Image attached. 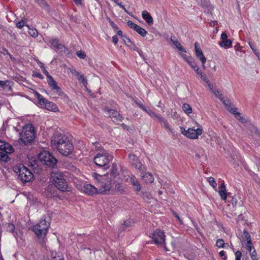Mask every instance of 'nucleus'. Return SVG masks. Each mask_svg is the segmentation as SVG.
Masks as SVG:
<instances>
[{"instance_id":"obj_1","label":"nucleus","mask_w":260,"mask_h":260,"mask_svg":"<svg viewBox=\"0 0 260 260\" xmlns=\"http://www.w3.org/2000/svg\"><path fill=\"white\" fill-rule=\"evenodd\" d=\"M38 159H34L29 162V167L31 168L35 173L40 174L42 169L40 165H43L46 169L51 170V171L57 170V159L49 152L43 151L39 153Z\"/></svg>"},{"instance_id":"obj_2","label":"nucleus","mask_w":260,"mask_h":260,"mask_svg":"<svg viewBox=\"0 0 260 260\" xmlns=\"http://www.w3.org/2000/svg\"><path fill=\"white\" fill-rule=\"evenodd\" d=\"M47 218L49 217L44 215L40 222L32 228L33 232L38 239V242L42 247L46 245V236L50 226V222L47 220Z\"/></svg>"},{"instance_id":"obj_3","label":"nucleus","mask_w":260,"mask_h":260,"mask_svg":"<svg viewBox=\"0 0 260 260\" xmlns=\"http://www.w3.org/2000/svg\"><path fill=\"white\" fill-rule=\"evenodd\" d=\"M51 176L55 186L60 191L65 192L70 191L71 188L69 187L67 181V177L57 169L51 172Z\"/></svg>"},{"instance_id":"obj_4","label":"nucleus","mask_w":260,"mask_h":260,"mask_svg":"<svg viewBox=\"0 0 260 260\" xmlns=\"http://www.w3.org/2000/svg\"><path fill=\"white\" fill-rule=\"evenodd\" d=\"M113 158L112 155L104 150L96 154L94 157L93 161L96 166L106 170L111 167L110 163L112 160Z\"/></svg>"},{"instance_id":"obj_5","label":"nucleus","mask_w":260,"mask_h":260,"mask_svg":"<svg viewBox=\"0 0 260 260\" xmlns=\"http://www.w3.org/2000/svg\"><path fill=\"white\" fill-rule=\"evenodd\" d=\"M34 94L38 100V104L42 108L46 109L49 111L56 112L58 110L57 105L52 102L48 101L40 93L36 91H34Z\"/></svg>"},{"instance_id":"obj_6","label":"nucleus","mask_w":260,"mask_h":260,"mask_svg":"<svg viewBox=\"0 0 260 260\" xmlns=\"http://www.w3.org/2000/svg\"><path fill=\"white\" fill-rule=\"evenodd\" d=\"M115 181L113 177L109 176V173L103 175L102 178L98 183V187L102 191V194L105 191H109L113 185L115 184Z\"/></svg>"},{"instance_id":"obj_7","label":"nucleus","mask_w":260,"mask_h":260,"mask_svg":"<svg viewBox=\"0 0 260 260\" xmlns=\"http://www.w3.org/2000/svg\"><path fill=\"white\" fill-rule=\"evenodd\" d=\"M19 143H22L25 145L31 143L35 138V133L32 127H27L23 128L20 133Z\"/></svg>"},{"instance_id":"obj_8","label":"nucleus","mask_w":260,"mask_h":260,"mask_svg":"<svg viewBox=\"0 0 260 260\" xmlns=\"http://www.w3.org/2000/svg\"><path fill=\"white\" fill-rule=\"evenodd\" d=\"M14 152L13 146L9 143L0 140V160L5 162H8L10 158L7 154Z\"/></svg>"},{"instance_id":"obj_9","label":"nucleus","mask_w":260,"mask_h":260,"mask_svg":"<svg viewBox=\"0 0 260 260\" xmlns=\"http://www.w3.org/2000/svg\"><path fill=\"white\" fill-rule=\"evenodd\" d=\"M15 172L18 174V178L23 183L29 182L34 178L32 173L24 166L21 167H15Z\"/></svg>"},{"instance_id":"obj_10","label":"nucleus","mask_w":260,"mask_h":260,"mask_svg":"<svg viewBox=\"0 0 260 260\" xmlns=\"http://www.w3.org/2000/svg\"><path fill=\"white\" fill-rule=\"evenodd\" d=\"M15 172L18 174V178L23 183L29 182L34 178L32 173L24 166L21 167H15Z\"/></svg>"},{"instance_id":"obj_11","label":"nucleus","mask_w":260,"mask_h":260,"mask_svg":"<svg viewBox=\"0 0 260 260\" xmlns=\"http://www.w3.org/2000/svg\"><path fill=\"white\" fill-rule=\"evenodd\" d=\"M180 128L182 134L191 139H198L199 136L201 135L203 132L202 128H198L197 129L189 128L187 130H186L182 126H180Z\"/></svg>"},{"instance_id":"obj_12","label":"nucleus","mask_w":260,"mask_h":260,"mask_svg":"<svg viewBox=\"0 0 260 260\" xmlns=\"http://www.w3.org/2000/svg\"><path fill=\"white\" fill-rule=\"evenodd\" d=\"M69 139L64 134H61L58 132L54 133L51 138V145L54 148L58 147L62 143H65Z\"/></svg>"},{"instance_id":"obj_13","label":"nucleus","mask_w":260,"mask_h":260,"mask_svg":"<svg viewBox=\"0 0 260 260\" xmlns=\"http://www.w3.org/2000/svg\"><path fill=\"white\" fill-rule=\"evenodd\" d=\"M58 152L62 155L68 156L71 154L74 150L73 144L69 140L65 143H62L60 145L55 148Z\"/></svg>"},{"instance_id":"obj_14","label":"nucleus","mask_w":260,"mask_h":260,"mask_svg":"<svg viewBox=\"0 0 260 260\" xmlns=\"http://www.w3.org/2000/svg\"><path fill=\"white\" fill-rule=\"evenodd\" d=\"M104 111L108 113V116L111 118L114 122L122 121L124 119L116 110L109 109L108 107H105Z\"/></svg>"},{"instance_id":"obj_15","label":"nucleus","mask_w":260,"mask_h":260,"mask_svg":"<svg viewBox=\"0 0 260 260\" xmlns=\"http://www.w3.org/2000/svg\"><path fill=\"white\" fill-rule=\"evenodd\" d=\"M164 232L161 231H154L152 234V239L156 245H162L165 243Z\"/></svg>"},{"instance_id":"obj_16","label":"nucleus","mask_w":260,"mask_h":260,"mask_svg":"<svg viewBox=\"0 0 260 260\" xmlns=\"http://www.w3.org/2000/svg\"><path fill=\"white\" fill-rule=\"evenodd\" d=\"M84 192L88 195L94 196L98 193H102V191L90 184H87L84 187Z\"/></svg>"},{"instance_id":"obj_17","label":"nucleus","mask_w":260,"mask_h":260,"mask_svg":"<svg viewBox=\"0 0 260 260\" xmlns=\"http://www.w3.org/2000/svg\"><path fill=\"white\" fill-rule=\"evenodd\" d=\"M47 80L48 85L51 88V89L55 90L57 94L59 95L63 94V92L62 91L61 88L57 85V82L54 80L51 76L48 77Z\"/></svg>"},{"instance_id":"obj_18","label":"nucleus","mask_w":260,"mask_h":260,"mask_svg":"<svg viewBox=\"0 0 260 260\" xmlns=\"http://www.w3.org/2000/svg\"><path fill=\"white\" fill-rule=\"evenodd\" d=\"M194 50L196 55L199 58L202 64H205L206 62V58L204 55V54L199 46V44L198 42L194 43Z\"/></svg>"},{"instance_id":"obj_19","label":"nucleus","mask_w":260,"mask_h":260,"mask_svg":"<svg viewBox=\"0 0 260 260\" xmlns=\"http://www.w3.org/2000/svg\"><path fill=\"white\" fill-rule=\"evenodd\" d=\"M49 42L56 52H62L64 51L65 47L63 45L59 43L58 39H51Z\"/></svg>"},{"instance_id":"obj_20","label":"nucleus","mask_w":260,"mask_h":260,"mask_svg":"<svg viewBox=\"0 0 260 260\" xmlns=\"http://www.w3.org/2000/svg\"><path fill=\"white\" fill-rule=\"evenodd\" d=\"M221 41L219 43L221 47L229 48L232 47V41L228 39V36L225 32H222L221 35Z\"/></svg>"},{"instance_id":"obj_21","label":"nucleus","mask_w":260,"mask_h":260,"mask_svg":"<svg viewBox=\"0 0 260 260\" xmlns=\"http://www.w3.org/2000/svg\"><path fill=\"white\" fill-rule=\"evenodd\" d=\"M129 182L133 185L135 191L138 193L139 192L142 186L137 180V178L134 175H132L129 178Z\"/></svg>"},{"instance_id":"obj_22","label":"nucleus","mask_w":260,"mask_h":260,"mask_svg":"<svg viewBox=\"0 0 260 260\" xmlns=\"http://www.w3.org/2000/svg\"><path fill=\"white\" fill-rule=\"evenodd\" d=\"M142 18L147 22L149 25H151L153 23V20L150 14L146 11L144 10L142 12Z\"/></svg>"},{"instance_id":"obj_23","label":"nucleus","mask_w":260,"mask_h":260,"mask_svg":"<svg viewBox=\"0 0 260 260\" xmlns=\"http://www.w3.org/2000/svg\"><path fill=\"white\" fill-rule=\"evenodd\" d=\"M218 193L222 200L226 201L228 197L229 199H230L231 193L230 192L228 193L226 189L223 188V189L219 190Z\"/></svg>"},{"instance_id":"obj_24","label":"nucleus","mask_w":260,"mask_h":260,"mask_svg":"<svg viewBox=\"0 0 260 260\" xmlns=\"http://www.w3.org/2000/svg\"><path fill=\"white\" fill-rule=\"evenodd\" d=\"M110 172V173H109V176L110 177H113L115 179V177L118 175V169L116 164H112Z\"/></svg>"},{"instance_id":"obj_25","label":"nucleus","mask_w":260,"mask_h":260,"mask_svg":"<svg viewBox=\"0 0 260 260\" xmlns=\"http://www.w3.org/2000/svg\"><path fill=\"white\" fill-rule=\"evenodd\" d=\"M142 177L146 183H152L154 180L153 175L149 172L145 173L142 176Z\"/></svg>"},{"instance_id":"obj_26","label":"nucleus","mask_w":260,"mask_h":260,"mask_svg":"<svg viewBox=\"0 0 260 260\" xmlns=\"http://www.w3.org/2000/svg\"><path fill=\"white\" fill-rule=\"evenodd\" d=\"M242 239L243 241H246V243H248L249 244L250 242H252L251 236L246 229L243 230Z\"/></svg>"},{"instance_id":"obj_27","label":"nucleus","mask_w":260,"mask_h":260,"mask_svg":"<svg viewBox=\"0 0 260 260\" xmlns=\"http://www.w3.org/2000/svg\"><path fill=\"white\" fill-rule=\"evenodd\" d=\"M216 246L218 248H226L229 247V244L224 243L222 239H219L216 241Z\"/></svg>"},{"instance_id":"obj_28","label":"nucleus","mask_w":260,"mask_h":260,"mask_svg":"<svg viewBox=\"0 0 260 260\" xmlns=\"http://www.w3.org/2000/svg\"><path fill=\"white\" fill-rule=\"evenodd\" d=\"M135 30L143 37H145L147 34V31L145 29L138 25L136 27Z\"/></svg>"},{"instance_id":"obj_29","label":"nucleus","mask_w":260,"mask_h":260,"mask_svg":"<svg viewBox=\"0 0 260 260\" xmlns=\"http://www.w3.org/2000/svg\"><path fill=\"white\" fill-rule=\"evenodd\" d=\"M182 109L183 111L187 114H189L192 113V108L191 106L187 103H185L183 105Z\"/></svg>"},{"instance_id":"obj_30","label":"nucleus","mask_w":260,"mask_h":260,"mask_svg":"<svg viewBox=\"0 0 260 260\" xmlns=\"http://www.w3.org/2000/svg\"><path fill=\"white\" fill-rule=\"evenodd\" d=\"M25 25L29 29L28 32L30 36L34 37V38H36L37 37H38V30L36 28L30 29L29 27V26L28 25Z\"/></svg>"},{"instance_id":"obj_31","label":"nucleus","mask_w":260,"mask_h":260,"mask_svg":"<svg viewBox=\"0 0 260 260\" xmlns=\"http://www.w3.org/2000/svg\"><path fill=\"white\" fill-rule=\"evenodd\" d=\"M160 125L163 126L166 130L170 131L173 133L172 129H171L168 121L164 119L160 123Z\"/></svg>"},{"instance_id":"obj_32","label":"nucleus","mask_w":260,"mask_h":260,"mask_svg":"<svg viewBox=\"0 0 260 260\" xmlns=\"http://www.w3.org/2000/svg\"><path fill=\"white\" fill-rule=\"evenodd\" d=\"M5 225L6 226V229L7 231L10 232V233L14 232L15 226L14 224L11 223H7Z\"/></svg>"},{"instance_id":"obj_33","label":"nucleus","mask_w":260,"mask_h":260,"mask_svg":"<svg viewBox=\"0 0 260 260\" xmlns=\"http://www.w3.org/2000/svg\"><path fill=\"white\" fill-rule=\"evenodd\" d=\"M38 4L42 8L45 9L47 11H49V5L45 0H40V2H39V3Z\"/></svg>"},{"instance_id":"obj_34","label":"nucleus","mask_w":260,"mask_h":260,"mask_svg":"<svg viewBox=\"0 0 260 260\" xmlns=\"http://www.w3.org/2000/svg\"><path fill=\"white\" fill-rule=\"evenodd\" d=\"M128 157L129 158V160H130V162L132 164V162H137V161L139 160V158L138 157L134 154H133V153H130L128 155Z\"/></svg>"},{"instance_id":"obj_35","label":"nucleus","mask_w":260,"mask_h":260,"mask_svg":"<svg viewBox=\"0 0 260 260\" xmlns=\"http://www.w3.org/2000/svg\"><path fill=\"white\" fill-rule=\"evenodd\" d=\"M208 181L210 185L211 186H212L214 188H215L216 187L217 183L213 177H210L208 178Z\"/></svg>"},{"instance_id":"obj_36","label":"nucleus","mask_w":260,"mask_h":260,"mask_svg":"<svg viewBox=\"0 0 260 260\" xmlns=\"http://www.w3.org/2000/svg\"><path fill=\"white\" fill-rule=\"evenodd\" d=\"M93 178L96 180V185H98V183H99L100 181L101 180V178L103 177V175H101L96 173H93L92 175Z\"/></svg>"},{"instance_id":"obj_37","label":"nucleus","mask_w":260,"mask_h":260,"mask_svg":"<svg viewBox=\"0 0 260 260\" xmlns=\"http://www.w3.org/2000/svg\"><path fill=\"white\" fill-rule=\"evenodd\" d=\"M132 165L135 167L136 169L141 171L142 170V165L139 160L137 162H132Z\"/></svg>"},{"instance_id":"obj_38","label":"nucleus","mask_w":260,"mask_h":260,"mask_svg":"<svg viewBox=\"0 0 260 260\" xmlns=\"http://www.w3.org/2000/svg\"><path fill=\"white\" fill-rule=\"evenodd\" d=\"M248 44H249L251 49L253 51V53L255 54V55L256 56L259 57V52L257 51V49L255 48L254 44L250 41L249 42Z\"/></svg>"},{"instance_id":"obj_39","label":"nucleus","mask_w":260,"mask_h":260,"mask_svg":"<svg viewBox=\"0 0 260 260\" xmlns=\"http://www.w3.org/2000/svg\"><path fill=\"white\" fill-rule=\"evenodd\" d=\"M78 79L80 82L83 83L84 86H85L87 83V80L85 79L83 74H80L78 77Z\"/></svg>"},{"instance_id":"obj_40","label":"nucleus","mask_w":260,"mask_h":260,"mask_svg":"<svg viewBox=\"0 0 260 260\" xmlns=\"http://www.w3.org/2000/svg\"><path fill=\"white\" fill-rule=\"evenodd\" d=\"M187 62L193 70L198 66L193 58L190 59L189 60H187Z\"/></svg>"},{"instance_id":"obj_41","label":"nucleus","mask_w":260,"mask_h":260,"mask_svg":"<svg viewBox=\"0 0 260 260\" xmlns=\"http://www.w3.org/2000/svg\"><path fill=\"white\" fill-rule=\"evenodd\" d=\"M76 55L81 59H84L86 56L85 52L82 50L76 52Z\"/></svg>"},{"instance_id":"obj_42","label":"nucleus","mask_w":260,"mask_h":260,"mask_svg":"<svg viewBox=\"0 0 260 260\" xmlns=\"http://www.w3.org/2000/svg\"><path fill=\"white\" fill-rule=\"evenodd\" d=\"M218 98L220 99V100L222 102L223 104L228 108H230V105H231V103H230L229 101H228L227 103H226V101L223 99V98H221V94H219V95L218 96Z\"/></svg>"},{"instance_id":"obj_43","label":"nucleus","mask_w":260,"mask_h":260,"mask_svg":"<svg viewBox=\"0 0 260 260\" xmlns=\"http://www.w3.org/2000/svg\"><path fill=\"white\" fill-rule=\"evenodd\" d=\"M174 39H175V37L172 36L171 37L170 40L171 42L174 44V45L176 46V47L177 48L179 46H180L181 44L177 40H174Z\"/></svg>"},{"instance_id":"obj_44","label":"nucleus","mask_w":260,"mask_h":260,"mask_svg":"<svg viewBox=\"0 0 260 260\" xmlns=\"http://www.w3.org/2000/svg\"><path fill=\"white\" fill-rule=\"evenodd\" d=\"M246 249L249 251L251 252L252 249H254L252 242H250L249 244L248 243H246Z\"/></svg>"},{"instance_id":"obj_45","label":"nucleus","mask_w":260,"mask_h":260,"mask_svg":"<svg viewBox=\"0 0 260 260\" xmlns=\"http://www.w3.org/2000/svg\"><path fill=\"white\" fill-rule=\"evenodd\" d=\"M127 25L134 30L135 29L136 27L138 26L137 24L134 23L132 21L129 20L127 22Z\"/></svg>"},{"instance_id":"obj_46","label":"nucleus","mask_w":260,"mask_h":260,"mask_svg":"<svg viewBox=\"0 0 260 260\" xmlns=\"http://www.w3.org/2000/svg\"><path fill=\"white\" fill-rule=\"evenodd\" d=\"M231 198V199H230V200L229 201V202H230V203L232 204L233 207L236 206V205L237 204V199L235 197L231 196L230 199Z\"/></svg>"},{"instance_id":"obj_47","label":"nucleus","mask_w":260,"mask_h":260,"mask_svg":"<svg viewBox=\"0 0 260 260\" xmlns=\"http://www.w3.org/2000/svg\"><path fill=\"white\" fill-rule=\"evenodd\" d=\"M235 260H241L242 254L240 250L237 251L235 253Z\"/></svg>"},{"instance_id":"obj_48","label":"nucleus","mask_w":260,"mask_h":260,"mask_svg":"<svg viewBox=\"0 0 260 260\" xmlns=\"http://www.w3.org/2000/svg\"><path fill=\"white\" fill-rule=\"evenodd\" d=\"M52 187H48L46 190L47 195L49 197H52L54 196V193H52Z\"/></svg>"},{"instance_id":"obj_49","label":"nucleus","mask_w":260,"mask_h":260,"mask_svg":"<svg viewBox=\"0 0 260 260\" xmlns=\"http://www.w3.org/2000/svg\"><path fill=\"white\" fill-rule=\"evenodd\" d=\"M40 67L42 69L43 72L46 75L47 78L51 76L48 73V72L45 69V68L43 63H41V66H40Z\"/></svg>"},{"instance_id":"obj_50","label":"nucleus","mask_w":260,"mask_h":260,"mask_svg":"<svg viewBox=\"0 0 260 260\" xmlns=\"http://www.w3.org/2000/svg\"><path fill=\"white\" fill-rule=\"evenodd\" d=\"M32 76L39 78L41 79H44V77L43 76V75L40 73L38 72H34L32 74Z\"/></svg>"},{"instance_id":"obj_51","label":"nucleus","mask_w":260,"mask_h":260,"mask_svg":"<svg viewBox=\"0 0 260 260\" xmlns=\"http://www.w3.org/2000/svg\"><path fill=\"white\" fill-rule=\"evenodd\" d=\"M219 254L221 258L222 259V260H226L227 259V256L225 254V252L224 250H222L219 252Z\"/></svg>"},{"instance_id":"obj_52","label":"nucleus","mask_w":260,"mask_h":260,"mask_svg":"<svg viewBox=\"0 0 260 260\" xmlns=\"http://www.w3.org/2000/svg\"><path fill=\"white\" fill-rule=\"evenodd\" d=\"M249 253H250V257L252 259L257 258V253L254 249L252 251L249 252Z\"/></svg>"},{"instance_id":"obj_53","label":"nucleus","mask_w":260,"mask_h":260,"mask_svg":"<svg viewBox=\"0 0 260 260\" xmlns=\"http://www.w3.org/2000/svg\"><path fill=\"white\" fill-rule=\"evenodd\" d=\"M116 260H128L127 258H125L124 254L121 253L118 254V257H116Z\"/></svg>"},{"instance_id":"obj_54","label":"nucleus","mask_w":260,"mask_h":260,"mask_svg":"<svg viewBox=\"0 0 260 260\" xmlns=\"http://www.w3.org/2000/svg\"><path fill=\"white\" fill-rule=\"evenodd\" d=\"M115 189L121 192L123 191V188H122V186L119 183L116 184Z\"/></svg>"},{"instance_id":"obj_55","label":"nucleus","mask_w":260,"mask_h":260,"mask_svg":"<svg viewBox=\"0 0 260 260\" xmlns=\"http://www.w3.org/2000/svg\"><path fill=\"white\" fill-rule=\"evenodd\" d=\"M200 78L202 80L205 81L206 83H208L209 80L207 79V77L206 75L202 74H200Z\"/></svg>"},{"instance_id":"obj_56","label":"nucleus","mask_w":260,"mask_h":260,"mask_svg":"<svg viewBox=\"0 0 260 260\" xmlns=\"http://www.w3.org/2000/svg\"><path fill=\"white\" fill-rule=\"evenodd\" d=\"M113 1L118 6H120V8H121L122 9H123L125 12H126L127 13H128L127 11H126V9L125 8V7H124L123 5H121V3H119V1L118 0H113Z\"/></svg>"},{"instance_id":"obj_57","label":"nucleus","mask_w":260,"mask_h":260,"mask_svg":"<svg viewBox=\"0 0 260 260\" xmlns=\"http://www.w3.org/2000/svg\"><path fill=\"white\" fill-rule=\"evenodd\" d=\"M230 111L232 114L235 115V116L236 115L239 116V112L237 111V108H231Z\"/></svg>"},{"instance_id":"obj_58","label":"nucleus","mask_w":260,"mask_h":260,"mask_svg":"<svg viewBox=\"0 0 260 260\" xmlns=\"http://www.w3.org/2000/svg\"><path fill=\"white\" fill-rule=\"evenodd\" d=\"M24 25V22L23 20L20 21L16 23V26L19 28H22Z\"/></svg>"},{"instance_id":"obj_59","label":"nucleus","mask_w":260,"mask_h":260,"mask_svg":"<svg viewBox=\"0 0 260 260\" xmlns=\"http://www.w3.org/2000/svg\"><path fill=\"white\" fill-rule=\"evenodd\" d=\"M235 117L239 120V121H241L242 122L244 123L246 121L245 119L243 118L242 116H241V114L239 113V116L236 115Z\"/></svg>"},{"instance_id":"obj_60","label":"nucleus","mask_w":260,"mask_h":260,"mask_svg":"<svg viewBox=\"0 0 260 260\" xmlns=\"http://www.w3.org/2000/svg\"><path fill=\"white\" fill-rule=\"evenodd\" d=\"M9 81L8 80L6 81H1L0 80V87L5 88V87L7 86V83Z\"/></svg>"},{"instance_id":"obj_61","label":"nucleus","mask_w":260,"mask_h":260,"mask_svg":"<svg viewBox=\"0 0 260 260\" xmlns=\"http://www.w3.org/2000/svg\"><path fill=\"white\" fill-rule=\"evenodd\" d=\"M9 81L8 80L6 81H1L0 80V87L5 88V87L7 86V83Z\"/></svg>"},{"instance_id":"obj_62","label":"nucleus","mask_w":260,"mask_h":260,"mask_svg":"<svg viewBox=\"0 0 260 260\" xmlns=\"http://www.w3.org/2000/svg\"><path fill=\"white\" fill-rule=\"evenodd\" d=\"M130 223L131 222L129 221L126 220L123 223V226L122 227V229L123 230H126V227H129L130 226Z\"/></svg>"},{"instance_id":"obj_63","label":"nucleus","mask_w":260,"mask_h":260,"mask_svg":"<svg viewBox=\"0 0 260 260\" xmlns=\"http://www.w3.org/2000/svg\"><path fill=\"white\" fill-rule=\"evenodd\" d=\"M173 214L177 218V219L179 221V222L181 224H182V221L181 220L180 218L179 217V215L177 214V213L175 212V211H173Z\"/></svg>"},{"instance_id":"obj_64","label":"nucleus","mask_w":260,"mask_h":260,"mask_svg":"<svg viewBox=\"0 0 260 260\" xmlns=\"http://www.w3.org/2000/svg\"><path fill=\"white\" fill-rule=\"evenodd\" d=\"M148 114L151 117H155L156 114L151 110H149Z\"/></svg>"}]
</instances>
